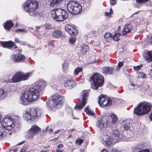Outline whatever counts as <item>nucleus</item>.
<instances>
[{
  "label": "nucleus",
  "instance_id": "obj_1",
  "mask_svg": "<svg viewBox=\"0 0 152 152\" xmlns=\"http://www.w3.org/2000/svg\"><path fill=\"white\" fill-rule=\"evenodd\" d=\"M46 85V81L43 80H40L32 85L21 96L20 100L21 104L27 105L29 102L37 100Z\"/></svg>",
  "mask_w": 152,
  "mask_h": 152
},
{
  "label": "nucleus",
  "instance_id": "obj_2",
  "mask_svg": "<svg viewBox=\"0 0 152 152\" xmlns=\"http://www.w3.org/2000/svg\"><path fill=\"white\" fill-rule=\"evenodd\" d=\"M111 136L105 135L103 137V140L102 141L104 145L106 146H110L114 143L117 142L122 138V135L117 130H113L111 132Z\"/></svg>",
  "mask_w": 152,
  "mask_h": 152
},
{
  "label": "nucleus",
  "instance_id": "obj_3",
  "mask_svg": "<svg viewBox=\"0 0 152 152\" xmlns=\"http://www.w3.org/2000/svg\"><path fill=\"white\" fill-rule=\"evenodd\" d=\"M151 104L146 101H143L138 104L134 111V114L142 115L148 113L151 109Z\"/></svg>",
  "mask_w": 152,
  "mask_h": 152
},
{
  "label": "nucleus",
  "instance_id": "obj_4",
  "mask_svg": "<svg viewBox=\"0 0 152 152\" xmlns=\"http://www.w3.org/2000/svg\"><path fill=\"white\" fill-rule=\"evenodd\" d=\"M42 113V110L39 108L35 109L28 108L26 109L25 113L23 114V117L24 120L26 121L29 120L33 121L39 118Z\"/></svg>",
  "mask_w": 152,
  "mask_h": 152
},
{
  "label": "nucleus",
  "instance_id": "obj_5",
  "mask_svg": "<svg viewBox=\"0 0 152 152\" xmlns=\"http://www.w3.org/2000/svg\"><path fill=\"white\" fill-rule=\"evenodd\" d=\"M38 7V3L35 0H27L24 3L23 8L26 11L29 12V14L31 16H35L34 11Z\"/></svg>",
  "mask_w": 152,
  "mask_h": 152
},
{
  "label": "nucleus",
  "instance_id": "obj_6",
  "mask_svg": "<svg viewBox=\"0 0 152 152\" xmlns=\"http://www.w3.org/2000/svg\"><path fill=\"white\" fill-rule=\"evenodd\" d=\"M52 17L55 20L61 21L68 17V14L65 10L60 8H56L51 12Z\"/></svg>",
  "mask_w": 152,
  "mask_h": 152
},
{
  "label": "nucleus",
  "instance_id": "obj_7",
  "mask_svg": "<svg viewBox=\"0 0 152 152\" xmlns=\"http://www.w3.org/2000/svg\"><path fill=\"white\" fill-rule=\"evenodd\" d=\"M64 101V98L63 96L58 94H54L52 96V103L49 110H54L57 108H61Z\"/></svg>",
  "mask_w": 152,
  "mask_h": 152
},
{
  "label": "nucleus",
  "instance_id": "obj_8",
  "mask_svg": "<svg viewBox=\"0 0 152 152\" xmlns=\"http://www.w3.org/2000/svg\"><path fill=\"white\" fill-rule=\"evenodd\" d=\"M92 87L94 89L103 85L104 83V77L98 73H95L90 78Z\"/></svg>",
  "mask_w": 152,
  "mask_h": 152
},
{
  "label": "nucleus",
  "instance_id": "obj_9",
  "mask_svg": "<svg viewBox=\"0 0 152 152\" xmlns=\"http://www.w3.org/2000/svg\"><path fill=\"white\" fill-rule=\"evenodd\" d=\"M67 8L68 11L72 14H77L82 10L81 5L73 1H70L67 3Z\"/></svg>",
  "mask_w": 152,
  "mask_h": 152
},
{
  "label": "nucleus",
  "instance_id": "obj_10",
  "mask_svg": "<svg viewBox=\"0 0 152 152\" xmlns=\"http://www.w3.org/2000/svg\"><path fill=\"white\" fill-rule=\"evenodd\" d=\"M88 90H83L80 96V98L75 107L76 110H80L85 106L87 101V99L89 96Z\"/></svg>",
  "mask_w": 152,
  "mask_h": 152
},
{
  "label": "nucleus",
  "instance_id": "obj_11",
  "mask_svg": "<svg viewBox=\"0 0 152 152\" xmlns=\"http://www.w3.org/2000/svg\"><path fill=\"white\" fill-rule=\"evenodd\" d=\"M32 75L31 72H28L25 74L21 72H18L14 75L12 78V80L13 83H17L22 80H27Z\"/></svg>",
  "mask_w": 152,
  "mask_h": 152
},
{
  "label": "nucleus",
  "instance_id": "obj_12",
  "mask_svg": "<svg viewBox=\"0 0 152 152\" xmlns=\"http://www.w3.org/2000/svg\"><path fill=\"white\" fill-rule=\"evenodd\" d=\"M14 120L13 119L10 117L4 118L1 122L2 126L7 130H12L14 126V124L13 123Z\"/></svg>",
  "mask_w": 152,
  "mask_h": 152
},
{
  "label": "nucleus",
  "instance_id": "obj_13",
  "mask_svg": "<svg viewBox=\"0 0 152 152\" xmlns=\"http://www.w3.org/2000/svg\"><path fill=\"white\" fill-rule=\"evenodd\" d=\"M98 102L100 106L104 108H109L112 104L111 100L109 97L105 98L103 96L98 98Z\"/></svg>",
  "mask_w": 152,
  "mask_h": 152
},
{
  "label": "nucleus",
  "instance_id": "obj_14",
  "mask_svg": "<svg viewBox=\"0 0 152 152\" xmlns=\"http://www.w3.org/2000/svg\"><path fill=\"white\" fill-rule=\"evenodd\" d=\"M41 131V129L37 125L33 126L27 132L26 136L28 139H32L34 136Z\"/></svg>",
  "mask_w": 152,
  "mask_h": 152
},
{
  "label": "nucleus",
  "instance_id": "obj_15",
  "mask_svg": "<svg viewBox=\"0 0 152 152\" xmlns=\"http://www.w3.org/2000/svg\"><path fill=\"white\" fill-rule=\"evenodd\" d=\"M65 30L66 31L71 35H76L78 34L77 29L69 24L66 25Z\"/></svg>",
  "mask_w": 152,
  "mask_h": 152
},
{
  "label": "nucleus",
  "instance_id": "obj_16",
  "mask_svg": "<svg viewBox=\"0 0 152 152\" xmlns=\"http://www.w3.org/2000/svg\"><path fill=\"white\" fill-rule=\"evenodd\" d=\"M76 85L75 82L73 80L69 79L64 80V86L68 89H71L75 87Z\"/></svg>",
  "mask_w": 152,
  "mask_h": 152
},
{
  "label": "nucleus",
  "instance_id": "obj_17",
  "mask_svg": "<svg viewBox=\"0 0 152 152\" xmlns=\"http://www.w3.org/2000/svg\"><path fill=\"white\" fill-rule=\"evenodd\" d=\"M25 56L22 54H13L11 56V59L14 62L22 61L25 59Z\"/></svg>",
  "mask_w": 152,
  "mask_h": 152
},
{
  "label": "nucleus",
  "instance_id": "obj_18",
  "mask_svg": "<svg viewBox=\"0 0 152 152\" xmlns=\"http://www.w3.org/2000/svg\"><path fill=\"white\" fill-rule=\"evenodd\" d=\"M1 46L4 48L10 49L14 45V43L11 41L6 42L1 41L0 42Z\"/></svg>",
  "mask_w": 152,
  "mask_h": 152
},
{
  "label": "nucleus",
  "instance_id": "obj_19",
  "mask_svg": "<svg viewBox=\"0 0 152 152\" xmlns=\"http://www.w3.org/2000/svg\"><path fill=\"white\" fill-rule=\"evenodd\" d=\"M96 126L101 130L104 129L107 126V123H104L102 119L98 120L96 124Z\"/></svg>",
  "mask_w": 152,
  "mask_h": 152
},
{
  "label": "nucleus",
  "instance_id": "obj_20",
  "mask_svg": "<svg viewBox=\"0 0 152 152\" xmlns=\"http://www.w3.org/2000/svg\"><path fill=\"white\" fill-rule=\"evenodd\" d=\"M132 29L131 25L129 24H127L125 25L122 31V35L124 36L126 34L131 32Z\"/></svg>",
  "mask_w": 152,
  "mask_h": 152
},
{
  "label": "nucleus",
  "instance_id": "obj_21",
  "mask_svg": "<svg viewBox=\"0 0 152 152\" xmlns=\"http://www.w3.org/2000/svg\"><path fill=\"white\" fill-rule=\"evenodd\" d=\"M144 56L145 58L146 61L148 62H152V53L150 51H148L144 52Z\"/></svg>",
  "mask_w": 152,
  "mask_h": 152
},
{
  "label": "nucleus",
  "instance_id": "obj_22",
  "mask_svg": "<svg viewBox=\"0 0 152 152\" xmlns=\"http://www.w3.org/2000/svg\"><path fill=\"white\" fill-rule=\"evenodd\" d=\"M113 70V68L109 66L103 67L102 69V72L104 74H112Z\"/></svg>",
  "mask_w": 152,
  "mask_h": 152
},
{
  "label": "nucleus",
  "instance_id": "obj_23",
  "mask_svg": "<svg viewBox=\"0 0 152 152\" xmlns=\"http://www.w3.org/2000/svg\"><path fill=\"white\" fill-rule=\"evenodd\" d=\"M63 0H49L50 6L53 7L56 5L59 4Z\"/></svg>",
  "mask_w": 152,
  "mask_h": 152
},
{
  "label": "nucleus",
  "instance_id": "obj_24",
  "mask_svg": "<svg viewBox=\"0 0 152 152\" xmlns=\"http://www.w3.org/2000/svg\"><path fill=\"white\" fill-rule=\"evenodd\" d=\"M14 23L12 22V21L9 20L4 23L3 26L5 29L8 31L11 29Z\"/></svg>",
  "mask_w": 152,
  "mask_h": 152
},
{
  "label": "nucleus",
  "instance_id": "obj_25",
  "mask_svg": "<svg viewBox=\"0 0 152 152\" xmlns=\"http://www.w3.org/2000/svg\"><path fill=\"white\" fill-rule=\"evenodd\" d=\"M53 37L56 39H58L62 35V32L59 30H56L52 33Z\"/></svg>",
  "mask_w": 152,
  "mask_h": 152
},
{
  "label": "nucleus",
  "instance_id": "obj_26",
  "mask_svg": "<svg viewBox=\"0 0 152 152\" xmlns=\"http://www.w3.org/2000/svg\"><path fill=\"white\" fill-rule=\"evenodd\" d=\"M104 38L106 41L110 42L112 39V35L109 33H107L104 35Z\"/></svg>",
  "mask_w": 152,
  "mask_h": 152
},
{
  "label": "nucleus",
  "instance_id": "obj_27",
  "mask_svg": "<svg viewBox=\"0 0 152 152\" xmlns=\"http://www.w3.org/2000/svg\"><path fill=\"white\" fill-rule=\"evenodd\" d=\"M110 116L112 119L111 123L113 124H115L118 120V118L116 115L114 114H111Z\"/></svg>",
  "mask_w": 152,
  "mask_h": 152
},
{
  "label": "nucleus",
  "instance_id": "obj_28",
  "mask_svg": "<svg viewBox=\"0 0 152 152\" xmlns=\"http://www.w3.org/2000/svg\"><path fill=\"white\" fill-rule=\"evenodd\" d=\"M69 63L67 61H64L62 64V67L64 72H67L68 71Z\"/></svg>",
  "mask_w": 152,
  "mask_h": 152
},
{
  "label": "nucleus",
  "instance_id": "obj_29",
  "mask_svg": "<svg viewBox=\"0 0 152 152\" xmlns=\"http://www.w3.org/2000/svg\"><path fill=\"white\" fill-rule=\"evenodd\" d=\"M89 108V106H87L85 109V111L86 112L87 114L89 115H94L95 114Z\"/></svg>",
  "mask_w": 152,
  "mask_h": 152
},
{
  "label": "nucleus",
  "instance_id": "obj_30",
  "mask_svg": "<svg viewBox=\"0 0 152 152\" xmlns=\"http://www.w3.org/2000/svg\"><path fill=\"white\" fill-rule=\"evenodd\" d=\"M83 70V69L82 67H77L75 69L74 72V74L75 75H77L79 73L82 72Z\"/></svg>",
  "mask_w": 152,
  "mask_h": 152
},
{
  "label": "nucleus",
  "instance_id": "obj_31",
  "mask_svg": "<svg viewBox=\"0 0 152 152\" xmlns=\"http://www.w3.org/2000/svg\"><path fill=\"white\" fill-rule=\"evenodd\" d=\"M7 135V133L2 127H0V139L2 137H4Z\"/></svg>",
  "mask_w": 152,
  "mask_h": 152
},
{
  "label": "nucleus",
  "instance_id": "obj_32",
  "mask_svg": "<svg viewBox=\"0 0 152 152\" xmlns=\"http://www.w3.org/2000/svg\"><path fill=\"white\" fill-rule=\"evenodd\" d=\"M6 95L5 91L4 90L0 88V100L4 98Z\"/></svg>",
  "mask_w": 152,
  "mask_h": 152
},
{
  "label": "nucleus",
  "instance_id": "obj_33",
  "mask_svg": "<svg viewBox=\"0 0 152 152\" xmlns=\"http://www.w3.org/2000/svg\"><path fill=\"white\" fill-rule=\"evenodd\" d=\"M89 50V47L87 45H84L83 46L82 49V53L85 54Z\"/></svg>",
  "mask_w": 152,
  "mask_h": 152
},
{
  "label": "nucleus",
  "instance_id": "obj_34",
  "mask_svg": "<svg viewBox=\"0 0 152 152\" xmlns=\"http://www.w3.org/2000/svg\"><path fill=\"white\" fill-rule=\"evenodd\" d=\"M121 35V34L120 33H115L114 35L113 38L114 41H118L119 40V37Z\"/></svg>",
  "mask_w": 152,
  "mask_h": 152
},
{
  "label": "nucleus",
  "instance_id": "obj_35",
  "mask_svg": "<svg viewBox=\"0 0 152 152\" xmlns=\"http://www.w3.org/2000/svg\"><path fill=\"white\" fill-rule=\"evenodd\" d=\"M124 128L125 130L127 131L130 128V123L128 122H126V123L124 125Z\"/></svg>",
  "mask_w": 152,
  "mask_h": 152
},
{
  "label": "nucleus",
  "instance_id": "obj_36",
  "mask_svg": "<svg viewBox=\"0 0 152 152\" xmlns=\"http://www.w3.org/2000/svg\"><path fill=\"white\" fill-rule=\"evenodd\" d=\"M76 40L75 38V37H71L69 39V42L71 44H73Z\"/></svg>",
  "mask_w": 152,
  "mask_h": 152
},
{
  "label": "nucleus",
  "instance_id": "obj_37",
  "mask_svg": "<svg viewBox=\"0 0 152 152\" xmlns=\"http://www.w3.org/2000/svg\"><path fill=\"white\" fill-rule=\"evenodd\" d=\"M138 76L139 78H143L145 77L146 75L145 74L142 72H141L138 74Z\"/></svg>",
  "mask_w": 152,
  "mask_h": 152
},
{
  "label": "nucleus",
  "instance_id": "obj_38",
  "mask_svg": "<svg viewBox=\"0 0 152 152\" xmlns=\"http://www.w3.org/2000/svg\"><path fill=\"white\" fill-rule=\"evenodd\" d=\"M44 27L46 29L48 30H50L52 28V26L50 24H45Z\"/></svg>",
  "mask_w": 152,
  "mask_h": 152
},
{
  "label": "nucleus",
  "instance_id": "obj_39",
  "mask_svg": "<svg viewBox=\"0 0 152 152\" xmlns=\"http://www.w3.org/2000/svg\"><path fill=\"white\" fill-rule=\"evenodd\" d=\"M83 142V140L82 139H79L76 141V143L78 145H81Z\"/></svg>",
  "mask_w": 152,
  "mask_h": 152
},
{
  "label": "nucleus",
  "instance_id": "obj_40",
  "mask_svg": "<svg viewBox=\"0 0 152 152\" xmlns=\"http://www.w3.org/2000/svg\"><path fill=\"white\" fill-rule=\"evenodd\" d=\"M123 62H119L118 64V67L116 69L118 70H119L121 67L123 66Z\"/></svg>",
  "mask_w": 152,
  "mask_h": 152
},
{
  "label": "nucleus",
  "instance_id": "obj_41",
  "mask_svg": "<svg viewBox=\"0 0 152 152\" xmlns=\"http://www.w3.org/2000/svg\"><path fill=\"white\" fill-rule=\"evenodd\" d=\"M15 42L20 44L25 45V44L24 43H22V42L17 38H16L15 39Z\"/></svg>",
  "mask_w": 152,
  "mask_h": 152
},
{
  "label": "nucleus",
  "instance_id": "obj_42",
  "mask_svg": "<svg viewBox=\"0 0 152 152\" xmlns=\"http://www.w3.org/2000/svg\"><path fill=\"white\" fill-rule=\"evenodd\" d=\"M95 59L93 61L94 63H97L99 61V58L98 56H96L95 57Z\"/></svg>",
  "mask_w": 152,
  "mask_h": 152
},
{
  "label": "nucleus",
  "instance_id": "obj_43",
  "mask_svg": "<svg viewBox=\"0 0 152 152\" xmlns=\"http://www.w3.org/2000/svg\"><path fill=\"white\" fill-rule=\"evenodd\" d=\"M149 0H136L137 1L140 3H142L148 1Z\"/></svg>",
  "mask_w": 152,
  "mask_h": 152
},
{
  "label": "nucleus",
  "instance_id": "obj_44",
  "mask_svg": "<svg viewBox=\"0 0 152 152\" xmlns=\"http://www.w3.org/2000/svg\"><path fill=\"white\" fill-rule=\"evenodd\" d=\"M142 65H140V66H134V69L135 70H140L142 67Z\"/></svg>",
  "mask_w": 152,
  "mask_h": 152
},
{
  "label": "nucleus",
  "instance_id": "obj_45",
  "mask_svg": "<svg viewBox=\"0 0 152 152\" xmlns=\"http://www.w3.org/2000/svg\"><path fill=\"white\" fill-rule=\"evenodd\" d=\"M110 4L111 5H113L116 3V0H110Z\"/></svg>",
  "mask_w": 152,
  "mask_h": 152
},
{
  "label": "nucleus",
  "instance_id": "obj_46",
  "mask_svg": "<svg viewBox=\"0 0 152 152\" xmlns=\"http://www.w3.org/2000/svg\"><path fill=\"white\" fill-rule=\"evenodd\" d=\"M49 127H47L46 128V130L48 132V131L50 132H52L53 131V130L51 128H50L49 129Z\"/></svg>",
  "mask_w": 152,
  "mask_h": 152
},
{
  "label": "nucleus",
  "instance_id": "obj_47",
  "mask_svg": "<svg viewBox=\"0 0 152 152\" xmlns=\"http://www.w3.org/2000/svg\"><path fill=\"white\" fill-rule=\"evenodd\" d=\"M17 31L21 32H24L25 31V33H26L27 31L24 29H20L17 30Z\"/></svg>",
  "mask_w": 152,
  "mask_h": 152
},
{
  "label": "nucleus",
  "instance_id": "obj_48",
  "mask_svg": "<svg viewBox=\"0 0 152 152\" xmlns=\"http://www.w3.org/2000/svg\"><path fill=\"white\" fill-rule=\"evenodd\" d=\"M142 152H150V150L148 149H145L142 150Z\"/></svg>",
  "mask_w": 152,
  "mask_h": 152
},
{
  "label": "nucleus",
  "instance_id": "obj_49",
  "mask_svg": "<svg viewBox=\"0 0 152 152\" xmlns=\"http://www.w3.org/2000/svg\"><path fill=\"white\" fill-rule=\"evenodd\" d=\"M105 16H108L109 15H110L111 14H110V12H105Z\"/></svg>",
  "mask_w": 152,
  "mask_h": 152
},
{
  "label": "nucleus",
  "instance_id": "obj_50",
  "mask_svg": "<svg viewBox=\"0 0 152 152\" xmlns=\"http://www.w3.org/2000/svg\"><path fill=\"white\" fill-rule=\"evenodd\" d=\"M149 74L151 77H152V69L150 70L149 72Z\"/></svg>",
  "mask_w": 152,
  "mask_h": 152
},
{
  "label": "nucleus",
  "instance_id": "obj_51",
  "mask_svg": "<svg viewBox=\"0 0 152 152\" xmlns=\"http://www.w3.org/2000/svg\"><path fill=\"white\" fill-rule=\"evenodd\" d=\"M149 42L152 44V35L150 37Z\"/></svg>",
  "mask_w": 152,
  "mask_h": 152
},
{
  "label": "nucleus",
  "instance_id": "obj_52",
  "mask_svg": "<svg viewBox=\"0 0 152 152\" xmlns=\"http://www.w3.org/2000/svg\"><path fill=\"white\" fill-rule=\"evenodd\" d=\"M63 147V145H62V144H60V145H58V148H62Z\"/></svg>",
  "mask_w": 152,
  "mask_h": 152
},
{
  "label": "nucleus",
  "instance_id": "obj_53",
  "mask_svg": "<svg viewBox=\"0 0 152 152\" xmlns=\"http://www.w3.org/2000/svg\"><path fill=\"white\" fill-rule=\"evenodd\" d=\"M110 14H112L113 13V12H112L113 11V10L112 8L110 9Z\"/></svg>",
  "mask_w": 152,
  "mask_h": 152
},
{
  "label": "nucleus",
  "instance_id": "obj_54",
  "mask_svg": "<svg viewBox=\"0 0 152 152\" xmlns=\"http://www.w3.org/2000/svg\"><path fill=\"white\" fill-rule=\"evenodd\" d=\"M26 150L24 149H22L20 152H25Z\"/></svg>",
  "mask_w": 152,
  "mask_h": 152
},
{
  "label": "nucleus",
  "instance_id": "obj_55",
  "mask_svg": "<svg viewBox=\"0 0 152 152\" xmlns=\"http://www.w3.org/2000/svg\"><path fill=\"white\" fill-rule=\"evenodd\" d=\"M131 85L133 87H134L135 86V85L134 83H131Z\"/></svg>",
  "mask_w": 152,
  "mask_h": 152
},
{
  "label": "nucleus",
  "instance_id": "obj_56",
  "mask_svg": "<svg viewBox=\"0 0 152 152\" xmlns=\"http://www.w3.org/2000/svg\"><path fill=\"white\" fill-rule=\"evenodd\" d=\"M40 27H39V26L37 27L36 28L37 29V31H38V29H40Z\"/></svg>",
  "mask_w": 152,
  "mask_h": 152
},
{
  "label": "nucleus",
  "instance_id": "obj_57",
  "mask_svg": "<svg viewBox=\"0 0 152 152\" xmlns=\"http://www.w3.org/2000/svg\"><path fill=\"white\" fill-rule=\"evenodd\" d=\"M50 44L52 47H53L54 46V45L53 44L51 43H50Z\"/></svg>",
  "mask_w": 152,
  "mask_h": 152
},
{
  "label": "nucleus",
  "instance_id": "obj_58",
  "mask_svg": "<svg viewBox=\"0 0 152 152\" xmlns=\"http://www.w3.org/2000/svg\"><path fill=\"white\" fill-rule=\"evenodd\" d=\"M56 152H62V151L60 150H57V151Z\"/></svg>",
  "mask_w": 152,
  "mask_h": 152
},
{
  "label": "nucleus",
  "instance_id": "obj_59",
  "mask_svg": "<svg viewBox=\"0 0 152 152\" xmlns=\"http://www.w3.org/2000/svg\"><path fill=\"white\" fill-rule=\"evenodd\" d=\"M23 143V142H20V143L19 144V145H21Z\"/></svg>",
  "mask_w": 152,
  "mask_h": 152
},
{
  "label": "nucleus",
  "instance_id": "obj_60",
  "mask_svg": "<svg viewBox=\"0 0 152 152\" xmlns=\"http://www.w3.org/2000/svg\"><path fill=\"white\" fill-rule=\"evenodd\" d=\"M18 151V150L17 149H15L14 150V151L15 152H16V151Z\"/></svg>",
  "mask_w": 152,
  "mask_h": 152
},
{
  "label": "nucleus",
  "instance_id": "obj_61",
  "mask_svg": "<svg viewBox=\"0 0 152 152\" xmlns=\"http://www.w3.org/2000/svg\"><path fill=\"white\" fill-rule=\"evenodd\" d=\"M40 152H46V151H41Z\"/></svg>",
  "mask_w": 152,
  "mask_h": 152
},
{
  "label": "nucleus",
  "instance_id": "obj_62",
  "mask_svg": "<svg viewBox=\"0 0 152 152\" xmlns=\"http://www.w3.org/2000/svg\"><path fill=\"white\" fill-rule=\"evenodd\" d=\"M15 48H18V47L16 46H15Z\"/></svg>",
  "mask_w": 152,
  "mask_h": 152
},
{
  "label": "nucleus",
  "instance_id": "obj_63",
  "mask_svg": "<svg viewBox=\"0 0 152 152\" xmlns=\"http://www.w3.org/2000/svg\"><path fill=\"white\" fill-rule=\"evenodd\" d=\"M150 6L152 7V4Z\"/></svg>",
  "mask_w": 152,
  "mask_h": 152
},
{
  "label": "nucleus",
  "instance_id": "obj_64",
  "mask_svg": "<svg viewBox=\"0 0 152 152\" xmlns=\"http://www.w3.org/2000/svg\"><path fill=\"white\" fill-rule=\"evenodd\" d=\"M139 152H142V150H140V151H139Z\"/></svg>",
  "mask_w": 152,
  "mask_h": 152
}]
</instances>
